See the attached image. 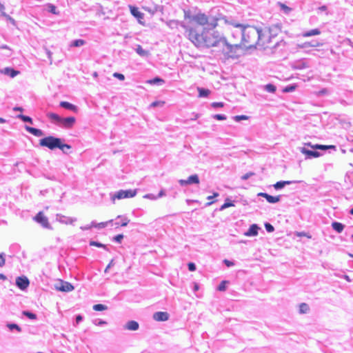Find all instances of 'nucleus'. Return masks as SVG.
Listing matches in <instances>:
<instances>
[{"mask_svg":"<svg viewBox=\"0 0 353 353\" xmlns=\"http://www.w3.org/2000/svg\"><path fill=\"white\" fill-rule=\"evenodd\" d=\"M214 118L216 120H225L226 117L222 114H215L214 115Z\"/></svg>","mask_w":353,"mask_h":353,"instance_id":"obj_49","label":"nucleus"},{"mask_svg":"<svg viewBox=\"0 0 353 353\" xmlns=\"http://www.w3.org/2000/svg\"><path fill=\"white\" fill-rule=\"evenodd\" d=\"M332 228L336 230L337 232H341L344 229V225L339 222H333L332 223Z\"/></svg>","mask_w":353,"mask_h":353,"instance_id":"obj_25","label":"nucleus"},{"mask_svg":"<svg viewBox=\"0 0 353 353\" xmlns=\"http://www.w3.org/2000/svg\"><path fill=\"white\" fill-rule=\"evenodd\" d=\"M224 263L228 266V267H230V266H232L234 265V263L232 261H230L228 259H225L223 261Z\"/></svg>","mask_w":353,"mask_h":353,"instance_id":"obj_54","label":"nucleus"},{"mask_svg":"<svg viewBox=\"0 0 353 353\" xmlns=\"http://www.w3.org/2000/svg\"><path fill=\"white\" fill-rule=\"evenodd\" d=\"M296 235L298 236H306L307 238H311L310 236L307 235V234H305V232H296Z\"/></svg>","mask_w":353,"mask_h":353,"instance_id":"obj_56","label":"nucleus"},{"mask_svg":"<svg viewBox=\"0 0 353 353\" xmlns=\"http://www.w3.org/2000/svg\"><path fill=\"white\" fill-rule=\"evenodd\" d=\"M265 227L266 230L268 232H272L274 230V227L270 223H265Z\"/></svg>","mask_w":353,"mask_h":353,"instance_id":"obj_45","label":"nucleus"},{"mask_svg":"<svg viewBox=\"0 0 353 353\" xmlns=\"http://www.w3.org/2000/svg\"><path fill=\"white\" fill-rule=\"evenodd\" d=\"M291 182L290 181H281L276 182L275 184H274L273 186L276 190H279L283 188L285 185H288Z\"/></svg>","mask_w":353,"mask_h":353,"instance_id":"obj_28","label":"nucleus"},{"mask_svg":"<svg viewBox=\"0 0 353 353\" xmlns=\"http://www.w3.org/2000/svg\"><path fill=\"white\" fill-rule=\"evenodd\" d=\"M82 320V316L81 315H78L76 316V322L79 323Z\"/></svg>","mask_w":353,"mask_h":353,"instance_id":"obj_58","label":"nucleus"},{"mask_svg":"<svg viewBox=\"0 0 353 353\" xmlns=\"http://www.w3.org/2000/svg\"><path fill=\"white\" fill-rule=\"evenodd\" d=\"M130 12L131 14L136 17L139 21L143 18V14L141 12L139 9L134 6H130Z\"/></svg>","mask_w":353,"mask_h":353,"instance_id":"obj_16","label":"nucleus"},{"mask_svg":"<svg viewBox=\"0 0 353 353\" xmlns=\"http://www.w3.org/2000/svg\"><path fill=\"white\" fill-rule=\"evenodd\" d=\"M33 219L40 223L43 227L46 228H50V223L48 218L45 216L43 212H38Z\"/></svg>","mask_w":353,"mask_h":353,"instance_id":"obj_6","label":"nucleus"},{"mask_svg":"<svg viewBox=\"0 0 353 353\" xmlns=\"http://www.w3.org/2000/svg\"><path fill=\"white\" fill-rule=\"evenodd\" d=\"M153 319L156 321H165L169 319V314L166 312H157L154 313Z\"/></svg>","mask_w":353,"mask_h":353,"instance_id":"obj_10","label":"nucleus"},{"mask_svg":"<svg viewBox=\"0 0 353 353\" xmlns=\"http://www.w3.org/2000/svg\"><path fill=\"white\" fill-rule=\"evenodd\" d=\"M137 52L141 55V56H145L148 53L146 51H145L144 50H143L142 47L141 46H138L137 48Z\"/></svg>","mask_w":353,"mask_h":353,"instance_id":"obj_43","label":"nucleus"},{"mask_svg":"<svg viewBox=\"0 0 353 353\" xmlns=\"http://www.w3.org/2000/svg\"><path fill=\"white\" fill-rule=\"evenodd\" d=\"M257 45L261 46L259 29L253 26H243L241 48H255Z\"/></svg>","mask_w":353,"mask_h":353,"instance_id":"obj_2","label":"nucleus"},{"mask_svg":"<svg viewBox=\"0 0 353 353\" xmlns=\"http://www.w3.org/2000/svg\"><path fill=\"white\" fill-rule=\"evenodd\" d=\"M18 117L20 119H21L22 121H23L24 122H28V123H32V119L28 116L19 114Z\"/></svg>","mask_w":353,"mask_h":353,"instance_id":"obj_40","label":"nucleus"},{"mask_svg":"<svg viewBox=\"0 0 353 353\" xmlns=\"http://www.w3.org/2000/svg\"><path fill=\"white\" fill-rule=\"evenodd\" d=\"M76 122V119L74 117L67 118H61L60 125L66 128H72Z\"/></svg>","mask_w":353,"mask_h":353,"instance_id":"obj_9","label":"nucleus"},{"mask_svg":"<svg viewBox=\"0 0 353 353\" xmlns=\"http://www.w3.org/2000/svg\"><path fill=\"white\" fill-rule=\"evenodd\" d=\"M310 310L309 305L305 303H302L299 305V313L305 314Z\"/></svg>","mask_w":353,"mask_h":353,"instance_id":"obj_29","label":"nucleus"},{"mask_svg":"<svg viewBox=\"0 0 353 353\" xmlns=\"http://www.w3.org/2000/svg\"><path fill=\"white\" fill-rule=\"evenodd\" d=\"M301 152L309 157L316 158L320 156V153L319 152L308 150L305 149V148H302L301 149Z\"/></svg>","mask_w":353,"mask_h":353,"instance_id":"obj_17","label":"nucleus"},{"mask_svg":"<svg viewBox=\"0 0 353 353\" xmlns=\"http://www.w3.org/2000/svg\"><path fill=\"white\" fill-rule=\"evenodd\" d=\"M213 108H223L224 103L223 102H213L211 105Z\"/></svg>","mask_w":353,"mask_h":353,"instance_id":"obj_47","label":"nucleus"},{"mask_svg":"<svg viewBox=\"0 0 353 353\" xmlns=\"http://www.w3.org/2000/svg\"><path fill=\"white\" fill-rule=\"evenodd\" d=\"M6 263V260L2 254H0V267H3Z\"/></svg>","mask_w":353,"mask_h":353,"instance_id":"obj_53","label":"nucleus"},{"mask_svg":"<svg viewBox=\"0 0 353 353\" xmlns=\"http://www.w3.org/2000/svg\"><path fill=\"white\" fill-rule=\"evenodd\" d=\"M137 194V191L135 190H120L117 192L113 196L112 200L114 201L116 199H122L125 198H132L134 196Z\"/></svg>","mask_w":353,"mask_h":353,"instance_id":"obj_5","label":"nucleus"},{"mask_svg":"<svg viewBox=\"0 0 353 353\" xmlns=\"http://www.w3.org/2000/svg\"><path fill=\"white\" fill-rule=\"evenodd\" d=\"M319 10H321L322 11H325L327 10V7L325 6H323L319 8Z\"/></svg>","mask_w":353,"mask_h":353,"instance_id":"obj_61","label":"nucleus"},{"mask_svg":"<svg viewBox=\"0 0 353 353\" xmlns=\"http://www.w3.org/2000/svg\"><path fill=\"white\" fill-rule=\"evenodd\" d=\"M307 145L311 147L314 149H319V150H327V149H336V146L334 145H320V144H316V145H311L310 143H306Z\"/></svg>","mask_w":353,"mask_h":353,"instance_id":"obj_13","label":"nucleus"},{"mask_svg":"<svg viewBox=\"0 0 353 353\" xmlns=\"http://www.w3.org/2000/svg\"><path fill=\"white\" fill-rule=\"evenodd\" d=\"M108 309V307L103 304H96L93 305V310L95 311H103Z\"/></svg>","mask_w":353,"mask_h":353,"instance_id":"obj_31","label":"nucleus"},{"mask_svg":"<svg viewBox=\"0 0 353 353\" xmlns=\"http://www.w3.org/2000/svg\"><path fill=\"white\" fill-rule=\"evenodd\" d=\"M8 327L12 330L13 329H16L18 332H21V328L17 325V324H15V323H10V324H8Z\"/></svg>","mask_w":353,"mask_h":353,"instance_id":"obj_39","label":"nucleus"},{"mask_svg":"<svg viewBox=\"0 0 353 353\" xmlns=\"http://www.w3.org/2000/svg\"><path fill=\"white\" fill-rule=\"evenodd\" d=\"M47 117L52 121H54V123H56L57 124L59 125L60 124V122L61 121V118L60 116H59L56 113H53V112H49L47 114Z\"/></svg>","mask_w":353,"mask_h":353,"instance_id":"obj_20","label":"nucleus"},{"mask_svg":"<svg viewBox=\"0 0 353 353\" xmlns=\"http://www.w3.org/2000/svg\"><path fill=\"white\" fill-rule=\"evenodd\" d=\"M58 148H59L64 153H67L68 150L71 149V146L68 144L63 143L62 139H61Z\"/></svg>","mask_w":353,"mask_h":353,"instance_id":"obj_26","label":"nucleus"},{"mask_svg":"<svg viewBox=\"0 0 353 353\" xmlns=\"http://www.w3.org/2000/svg\"><path fill=\"white\" fill-rule=\"evenodd\" d=\"M3 73L10 76V77H14L16 75L19 74V71L15 70L11 68H6L3 70Z\"/></svg>","mask_w":353,"mask_h":353,"instance_id":"obj_22","label":"nucleus"},{"mask_svg":"<svg viewBox=\"0 0 353 353\" xmlns=\"http://www.w3.org/2000/svg\"><path fill=\"white\" fill-rule=\"evenodd\" d=\"M139 325L135 321H130L125 325V328L126 330H132V331L137 330L139 329Z\"/></svg>","mask_w":353,"mask_h":353,"instance_id":"obj_15","label":"nucleus"},{"mask_svg":"<svg viewBox=\"0 0 353 353\" xmlns=\"http://www.w3.org/2000/svg\"><path fill=\"white\" fill-rule=\"evenodd\" d=\"M61 139L48 136L39 140V145L42 147H46L51 150L58 148Z\"/></svg>","mask_w":353,"mask_h":353,"instance_id":"obj_4","label":"nucleus"},{"mask_svg":"<svg viewBox=\"0 0 353 353\" xmlns=\"http://www.w3.org/2000/svg\"><path fill=\"white\" fill-rule=\"evenodd\" d=\"M59 291L61 292H70L74 289L73 285L66 281H61L60 285L57 288Z\"/></svg>","mask_w":353,"mask_h":353,"instance_id":"obj_12","label":"nucleus"},{"mask_svg":"<svg viewBox=\"0 0 353 353\" xmlns=\"http://www.w3.org/2000/svg\"><path fill=\"white\" fill-rule=\"evenodd\" d=\"M123 239V235L121 234H117L114 237V240L118 243H121Z\"/></svg>","mask_w":353,"mask_h":353,"instance_id":"obj_48","label":"nucleus"},{"mask_svg":"<svg viewBox=\"0 0 353 353\" xmlns=\"http://www.w3.org/2000/svg\"><path fill=\"white\" fill-rule=\"evenodd\" d=\"M165 104V101H154L150 104V107L155 108L157 106H163Z\"/></svg>","mask_w":353,"mask_h":353,"instance_id":"obj_42","label":"nucleus"},{"mask_svg":"<svg viewBox=\"0 0 353 353\" xmlns=\"http://www.w3.org/2000/svg\"><path fill=\"white\" fill-rule=\"evenodd\" d=\"M254 175V173L253 172H248V173H246L245 174H244L243 176H242L241 179L243 180H246L248 179L250 176Z\"/></svg>","mask_w":353,"mask_h":353,"instance_id":"obj_51","label":"nucleus"},{"mask_svg":"<svg viewBox=\"0 0 353 353\" xmlns=\"http://www.w3.org/2000/svg\"><path fill=\"white\" fill-rule=\"evenodd\" d=\"M59 105L61 107L68 109V110H70L74 112H78V108L76 105H74L69 102L61 101V102H60Z\"/></svg>","mask_w":353,"mask_h":353,"instance_id":"obj_14","label":"nucleus"},{"mask_svg":"<svg viewBox=\"0 0 353 353\" xmlns=\"http://www.w3.org/2000/svg\"><path fill=\"white\" fill-rule=\"evenodd\" d=\"M117 219H121V223H115L114 225L116 228H119L120 226H126L130 222V219H128L127 217H123L122 216H118Z\"/></svg>","mask_w":353,"mask_h":353,"instance_id":"obj_24","label":"nucleus"},{"mask_svg":"<svg viewBox=\"0 0 353 353\" xmlns=\"http://www.w3.org/2000/svg\"><path fill=\"white\" fill-rule=\"evenodd\" d=\"M233 203H229V202H226L221 207V209L223 210V209H225V208H227L228 207H230V206H233Z\"/></svg>","mask_w":353,"mask_h":353,"instance_id":"obj_52","label":"nucleus"},{"mask_svg":"<svg viewBox=\"0 0 353 353\" xmlns=\"http://www.w3.org/2000/svg\"><path fill=\"white\" fill-rule=\"evenodd\" d=\"M0 279L6 280V276L4 274H0Z\"/></svg>","mask_w":353,"mask_h":353,"instance_id":"obj_62","label":"nucleus"},{"mask_svg":"<svg viewBox=\"0 0 353 353\" xmlns=\"http://www.w3.org/2000/svg\"><path fill=\"white\" fill-rule=\"evenodd\" d=\"M112 222V220H110L109 221H106V222H101V223H92V224L88 226V228H86V229H90L92 228H105L108 223H111Z\"/></svg>","mask_w":353,"mask_h":353,"instance_id":"obj_23","label":"nucleus"},{"mask_svg":"<svg viewBox=\"0 0 353 353\" xmlns=\"http://www.w3.org/2000/svg\"><path fill=\"white\" fill-rule=\"evenodd\" d=\"M199 179L197 174H193L190 176L187 179H180L179 183L181 185L185 186L191 184H199Z\"/></svg>","mask_w":353,"mask_h":353,"instance_id":"obj_7","label":"nucleus"},{"mask_svg":"<svg viewBox=\"0 0 353 353\" xmlns=\"http://www.w3.org/2000/svg\"><path fill=\"white\" fill-rule=\"evenodd\" d=\"M294 89H295V86H294V85L286 87L284 89V92H291V91L294 90Z\"/></svg>","mask_w":353,"mask_h":353,"instance_id":"obj_55","label":"nucleus"},{"mask_svg":"<svg viewBox=\"0 0 353 353\" xmlns=\"http://www.w3.org/2000/svg\"><path fill=\"white\" fill-rule=\"evenodd\" d=\"M146 83L151 85L156 83L163 84L164 83V80L160 77H157L152 79L148 80Z\"/></svg>","mask_w":353,"mask_h":353,"instance_id":"obj_30","label":"nucleus"},{"mask_svg":"<svg viewBox=\"0 0 353 353\" xmlns=\"http://www.w3.org/2000/svg\"><path fill=\"white\" fill-rule=\"evenodd\" d=\"M197 91L199 92V95L198 97L199 98H201V97H208L210 93H211V91L208 89H205V88H197Z\"/></svg>","mask_w":353,"mask_h":353,"instance_id":"obj_21","label":"nucleus"},{"mask_svg":"<svg viewBox=\"0 0 353 353\" xmlns=\"http://www.w3.org/2000/svg\"><path fill=\"white\" fill-rule=\"evenodd\" d=\"M249 117L246 115H237L234 117V120L236 122L241 121L242 120H248Z\"/></svg>","mask_w":353,"mask_h":353,"instance_id":"obj_38","label":"nucleus"},{"mask_svg":"<svg viewBox=\"0 0 353 353\" xmlns=\"http://www.w3.org/2000/svg\"><path fill=\"white\" fill-rule=\"evenodd\" d=\"M48 8L49 12H50L51 13L54 14H59V12L57 10V8L54 5L50 3L48 5Z\"/></svg>","mask_w":353,"mask_h":353,"instance_id":"obj_36","label":"nucleus"},{"mask_svg":"<svg viewBox=\"0 0 353 353\" xmlns=\"http://www.w3.org/2000/svg\"><path fill=\"white\" fill-rule=\"evenodd\" d=\"M112 263H113V260H112L110 261V263L108 265V266L106 267L105 270V272H107L108 269L110 268V266L112 265Z\"/></svg>","mask_w":353,"mask_h":353,"instance_id":"obj_60","label":"nucleus"},{"mask_svg":"<svg viewBox=\"0 0 353 353\" xmlns=\"http://www.w3.org/2000/svg\"><path fill=\"white\" fill-rule=\"evenodd\" d=\"M113 77L119 79V80L121 81H123L125 79V77L123 74H121V73H118V72H114L113 74Z\"/></svg>","mask_w":353,"mask_h":353,"instance_id":"obj_46","label":"nucleus"},{"mask_svg":"<svg viewBox=\"0 0 353 353\" xmlns=\"http://www.w3.org/2000/svg\"><path fill=\"white\" fill-rule=\"evenodd\" d=\"M16 285L20 290H25L29 286L30 281L25 276H18L16 279Z\"/></svg>","mask_w":353,"mask_h":353,"instance_id":"obj_8","label":"nucleus"},{"mask_svg":"<svg viewBox=\"0 0 353 353\" xmlns=\"http://www.w3.org/2000/svg\"><path fill=\"white\" fill-rule=\"evenodd\" d=\"M90 245H92V246H97V247H99V248H106L105 245L102 244V243H99V242H97V241H93L90 242Z\"/></svg>","mask_w":353,"mask_h":353,"instance_id":"obj_44","label":"nucleus"},{"mask_svg":"<svg viewBox=\"0 0 353 353\" xmlns=\"http://www.w3.org/2000/svg\"><path fill=\"white\" fill-rule=\"evenodd\" d=\"M259 227L256 224L252 225L245 233V236H256L258 234Z\"/></svg>","mask_w":353,"mask_h":353,"instance_id":"obj_18","label":"nucleus"},{"mask_svg":"<svg viewBox=\"0 0 353 353\" xmlns=\"http://www.w3.org/2000/svg\"><path fill=\"white\" fill-rule=\"evenodd\" d=\"M85 41L83 39H77L73 41V43L71 44V46L72 47H79L85 44Z\"/></svg>","mask_w":353,"mask_h":353,"instance_id":"obj_33","label":"nucleus"},{"mask_svg":"<svg viewBox=\"0 0 353 353\" xmlns=\"http://www.w3.org/2000/svg\"><path fill=\"white\" fill-rule=\"evenodd\" d=\"M106 323H107L106 321H103V320H100L97 323H96L95 324L97 325H104V324H106Z\"/></svg>","mask_w":353,"mask_h":353,"instance_id":"obj_57","label":"nucleus"},{"mask_svg":"<svg viewBox=\"0 0 353 353\" xmlns=\"http://www.w3.org/2000/svg\"><path fill=\"white\" fill-rule=\"evenodd\" d=\"M219 196V193L217 192H214L213 194V196H208V199L210 201L209 202L207 203V205H212V203H214L215 202V201L212 200V199L214 197H217Z\"/></svg>","mask_w":353,"mask_h":353,"instance_id":"obj_41","label":"nucleus"},{"mask_svg":"<svg viewBox=\"0 0 353 353\" xmlns=\"http://www.w3.org/2000/svg\"><path fill=\"white\" fill-rule=\"evenodd\" d=\"M22 314L29 318L30 319L34 320L37 319V315L32 312H30L29 311H23Z\"/></svg>","mask_w":353,"mask_h":353,"instance_id":"obj_32","label":"nucleus"},{"mask_svg":"<svg viewBox=\"0 0 353 353\" xmlns=\"http://www.w3.org/2000/svg\"><path fill=\"white\" fill-rule=\"evenodd\" d=\"M0 48H1V49H8V50H10V48H9V47L6 46V45L5 46H0Z\"/></svg>","mask_w":353,"mask_h":353,"instance_id":"obj_63","label":"nucleus"},{"mask_svg":"<svg viewBox=\"0 0 353 353\" xmlns=\"http://www.w3.org/2000/svg\"><path fill=\"white\" fill-rule=\"evenodd\" d=\"M321 34V31L319 29H313L303 34L304 37H308L314 35H319Z\"/></svg>","mask_w":353,"mask_h":353,"instance_id":"obj_27","label":"nucleus"},{"mask_svg":"<svg viewBox=\"0 0 353 353\" xmlns=\"http://www.w3.org/2000/svg\"><path fill=\"white\" fill-rule=\"evenodd\" d=\"M188 266L189 270L191 272H193L196 270V266H195L194 263H193L192 262L189 263Z\"/></svg>","mask_w":353,"mask_h":353,"instance_id":"obj_50","label":"nucleus"},{"mask_svg":"<svg viewBox=\"0 0 353 353\" xmlns=\"http://www.w3.org/2000/svg\"><path fill=\"white\" fill-rule=\"evenodd\" d=\"M26 130L36 137H41L43 134L41 130L32 127L26 126Z\"/></svg>","mask_w":353,"mask_h":353,"instance_id":"obj_19","label":"nucleus"},{"mask_svg":"<svg viewBox=\"0 0 353 353\" xmlns=\"http://www.w3.org/2000/svg\"><path fill=\"white\" fill-rule=\"evenodd\" d=\"M14 111H20V112H22L23 111V108H21V107H16L14 108Z\"/></svg>","mask_w":353,"mask_h":353,"instance_id":"obj_59","label":"nucleus"},{"mask_svg":"<svg viewBox=\"0 0 353 353\" xmlns=\"http://www.w3.org/2000/svg\"><path fill=\"white\" fill-rule=\"evenodd\" d=\"M220 19L199 12L195 14L185 13L182 28L188 39L196 48H214L221 44L225 47L224 54H230L241 48V28L243 25L228 21L229 26L225 34H221L217 30Z\"/></svg>","mask_w":353,"mask_h":353,"instance_id":"obj_1","label":"nucleus"},{"mask_svg":"<svg viewBox=\"0 0 353 353\" xmlns=\"http://www.w3.org/2000/svg\"><path fill=\"white\" fill-rule=\"evenodd\" d=\"M278 5L281 8V9L285 12V13H288L291 11V8L283 3L279 2V3H278Z\"/></svg>","mask_w":353,"mask_h":353,"instance_id":"obj_35","label":"nucleus"},{"mask_svg":"<svg viewBox=\"0 0 353 353\" xmlns=\"http://www.w3.org/2000/svg\"><path fill=\"white\" fill-rule=\"evenodd\" d=\"M228 283V281H223L220 283V284L219 285L218 288H217V290L219 291H225V289H226V285Z\"/></svg>","mask_w":353,"mask_h":353,"instance_id":"obj_37","label":"nucleus"},{"mask_svg":"<svg viewBox=\"0 0 353 353\" xmlns=\"http://www.w3.org/2000/svg\"><path fill=\"white\" fill-rule=\"evenodd\" d=\"M258 196L265 198L270 203H275L280 201V196H273L264 192L259 193Z\"/></svg>","mask_w":353,"mask_h":353,"instance_id":"obj_11","label":"nucleus"},{"mask_svg":"<svg viewBox=\"0 0 353 353\" xmlns=\"http://www.w3.org/2000/svg\"><path fill=\"white\" fill-rule=\"evenodd\" d=\"M266 91L274 93L276 91V86L273 84L269 83L265 85Z\"/></svg>","mask_w":353,"mask_h":353,"instance_id":"obj_34","label":"nucleus"},{"mask_svg":"<svg viewBox=\"0 0 353 353\" xmlns=\"http://www.w3.org/2000/svg\"><path fill=\"white\" fill-rule=\"evenodd\" d=\"M6 122V120L3 118L0 117V123H4Z\"/></svg>","mask_w":353,"mask_h":353,"instance_id":"obj_64","label":"nucleus"},{"mask_svg":"<svg viewBox=\"0 0 353 353\" xmlns=\"http://www.w3.org/2000/svg\"><path fill=\"white\" fill-rule=\"evenodd\" d=\"M260 30L261 46L265 48L270 47L278 43L279 36L281 32V28L273 25L265 27Z\"/></svg>","mask_w":353,"mask_h":353,"instance_id":"obj_3","label":"nucleus"}]
</instances>
